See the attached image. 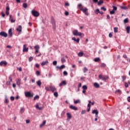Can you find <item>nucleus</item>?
<instances>
[{
	"instance_id": "61",
	"label": "nucleus",
	"mask_w": 130,
	"mask_h": 130,
	"mask_svg": "<svg viewBox=\"0 0 130 130\" xmlns=\"http://www.w3.org/2000/svg\"><path fill=\"white\" fill-rule=\"evenodd\" d=\"M125 87L126 88H127L128 87V84L126 82H125Z\"/></svg>"
},
{
	"instance_id": "11",
	"label": "nucleus",
	"mask_w": 130,
	"mask_h": 130,
	"mask_svg": "<svg viewBox=\"0 0 130 130\" xmlns=\"http://www.w3.org/2000/svg\"><path fill=\"white\" fill-rule=\"evenodd\" d=\"M70 109H72V110H78V108L76 106H74L73 105H71L70 106Z\"/></svg>"
},
{
	"instance_id": "33",
	"label": "nucleus",
	"mask_w": 130,
	"mask_h": 130,
	"mask_svg": "<svg viewBox=\"0 0 130 130\" xmlns=\"http://www.w3.org/2000/svg\"><path fill=\"white\" fill-rule=\"evenodd\" d=\"M82 55H84V53L83 52H80L78 53V56H82Z\"/></svg>"
},
{
	"instance_id": "59",
	"label": "nucleus",
	"mask_w": 130,
	"mask_h": 130,
	"mask_svg": "<svg viewBox=\"0 0 130 130\" xmlns=\"http://www.w3.org/2000/svg\"><path fill=\"white\" fill-rule=\"evenodd\" d=\"M65 6H66V7H69V6H70V3H66V4H65Z\"/></svg>"
},
{
	"instance_id": "16",
	"label": "nucleus",
	"mask_w": 130,
	"mask_h": 130,
	"mask_svg": "<svg viewBox=\"0 0 130 130\" xmlns=\"http://www.w3.org/2000/svg\"><path fill=\"white\" fill-rule=\"evenodd\" d=\"M48 63V60H46L41 63V66H45V65L46 66V65H47Z\"/></svg>"
},
{
	"instance_id": "37",
	"label": "nucleus",
	"mask_w": 130,
	"mask_h": 130,
	"mask_svg": "<svg viewBox=\"0 0 130 130\" xmlns=\"http://www.w3.org/2000/svg\"><path fill=\"white\" fill-rule=\"evenodd\" d=\"M61 61L62 63H63V62H66V59H64L63 57L61 58Z\"/></svg>"
},
{
	"instance_id": "7",
	"label": "nucleus",
	"mask_w": 130,
	"mask_h": 130,
	"mask_svg": "<svg viewBox=\"0 0 130 130\" xmlns=\"http://www.w3.org/2000/svg\"><path fill=\"white\" fill-rule=\"evenodd\" d=\"M49 88H50V91H51L53 93V92H55V91H56V88H55V86H51L49 87Z\"/></svg>"
},
{
	"instance_id": "32",
	"label": "nucleus",
	"mask_w": 130,
	"mask_h": 130,
	"mask_svg": "<svg viewBox=\"0 0 130 130\" xmlns=\"http://www.w3.org/2000/svg\"><path fill=\"white\" fill-rule=\"evenodd\" d=\"M23 8H24V9L27 8V7H28V5L27 4V3H24L23 4Z\"/></svg>"
},
{
	"instance_id": "29",
	"label": "nucleus",
	"mask_w": 130,
	"mask_h": 130,
	"mask_svg": "<svg viewBox=\"0 0 130 130\" xmlns=\"http://www.w3.org/2000/svg\"><path fill=\"white\" fill-rule=\"evenodd\" d=\"M120 8L122 9V10H127V7H126L120 6Z\"/></svg>"
},
{
	"instance_id": "42",
	"label": "nucleus",
	"mask_w": 130,
	"mask_h": 130,
	"mask_svg": "<svg viewBox=\"0 0 130 130\" xmlns=\"http://www.w3.org/2000/svg\"><path fill=\"white\" fill-rule=\"evenodd\" d=\"M54 96H55V97H57L58 96V93L57 92H54Z\"/></svg>"
},
{
	"instance_id": "51",
	"label": "nucleus",
	"mask_w": 130,
	"mask_h": 130,
	"mask_svg": "<svg viewBox=\"0 0 130 130\" xmlns=\"http://www.w3.org/2000/svg\"><path fill=\"white\" fill-rule=\"evenodd\" d=\"M29 61H32L33 60V57H30L28 59Z\"/></svg>"
},
{
	"instance_id": "41",
	"label": "nucleus",
	"mask_w": 130,
	"mask_h": 130,
	"mask_svg": "<svg viewBox=\"0 0 130 130\" xmlns=\"http://www.w3.org/2000/svg\"><path fill=\"white\" fill-rule=\"evenodd\" d=\"M75 104H77V103H80V100H76L74 102Z\"/></svg>"
},
{
	"instance_id": "60",
	"label": "nucleus",
	"mask_w": 130,
	"mask_h": 130,
	"mask_svg": "<svg viewBox=\"0 0 130 130\" xmlns=\"http://www.w3.org/2000/svg\"><path fill=\"white\" fill-rule=\"evenodd\" d=\"M92 2L94 3V4H96V3H98V0H92Z\"/></svg>"
},
{
	"instance_id": "23",
	"label": "nucleus",
	"mask_w": 130,
	"mask_h": 130,
	"mask_svg": "<svg viewBox=\"0 0 130 130\" xmlns=\"http://www.w3.org/2000/svg\"><path fill=\"white\" fill-rule=\"evenodd\" d=\"M94 61H95V62H98V61H100V58L96 57V58H94Z\"/></svg>"
},
{
	"instance_id": "2",
	"label": "nucleus",
	"mask_w": 130,
	"mask_h": 130,
	"mask_svg": "<svg viewBox=\"0 0 130 130\" xmlns=\"http://www.w3.org/2000/svg\"><path fill=\"white\" fill-rule=\"evenodd\" d=\"M31 14L34 17H39V12L38 11H35V10H32L31 11Z\"/></svg>"
},
{
	"instance_id": "22",
	"label": "nucleus",
	"mask_w": 130,
	"mask_h": 130,
	"mask_svg": "<svg viewBox=\"0 0 130 130\" xmlns=\"http://www.w3.org/2000/svg\"><path fill=\"white\" fill-rule=\"evenodd\" d=\"M93 86L95 87V88H99V87H100V85H99V84H98V83H94L93 84Z\"/></svg>"
},
{
	"instance_id": "38",
	"label": "nucleus",
	"mask_w": 130,
	"mask_h": 130,
	"mask_svg": "<svg viewBox=\"0 0 130 130\" xmlns=\"http://www.w3.org/2000/svg\"><path fill=\"white\" fill-rule=\"evenodd\" d=\"M117 7L114 6H113V11H117Z\"/></svg>"
},
{
	"instance_id": "19",
	"label": "nucleus",
	"mask_w": 130,
	"mask_h": 130,
	"mask_svg": "<svg viewBox=\"0 0 130 130\" xmlns=\"http://www.w3.org/2000/svg\"><path fill=\"white\" fill-rule=\"evenodd\" d=\"M37 84L38 86H39V87H41V85L42 84V83L41 82V80H38L37 82Z\"/></svg>"
},
{
	"instance_id": "5",
	"label": "nucleus",
	"mask_w": 130,
	"mask_h": 130,
	"mask_svg": "<svg viewBox=\"0 0 130 130\" xmlns=\"http://www.w3.org/2000/svg\"><path fill=\"white\" fill-rule=\"evenodd\" d=\"M0 36H3V37H8V34L5 31H1L0 32Z\"/></svg>"
},
{
	"instance_id": "46",
	"label": "nucleus",
	"mask_w": 130,
	"mask_h": 130,
	"mask_svg": "<svg viewBox=\"0 0 130 130\" xmlns=\"http://www.w3.org/2000/svg\"><path fill=\"white\" fill-rule=\"evenodd\" d=\"M100 12V11L99 10V9H96L95 11V14H98Z\"/></svg>"
},
{
	"instance_id": "36",
	"label": "nucleus",
	"mask_w": 130,
	"mask_h": 130,
	"mask_svg": "<svg viewBox=\"0 0 130 130\" xmlns=\"http://www.w3.org/2000/svg\"><path fill=\"white\" fill-rule=\"evenodd\" d=\"M25 111V109L22 108L20 109V113H23Z\"/></svg>"
},
{
	"instance_id": "8",
	"label": "nucleus",
	"mask_w": 130,
	"mask_h": 130,
	"mask_svg": "<svg viewBox=\"0 0 130 130\" xmlns=\"http://www.w3.org/2000/svg\"><path fill=\"white\" fill-rule=\"evenodd\" d=\"M28 49H29V48H27V45H23V52H28Z\"/></svg>"
},
{
	"instance_id": "27",
	"label": "nucleus",
	"mask_w": 130,
	"mask_h": 130,
	"mask_svg": "<svg viewBox=\"0 0 130 130\" xmlns=\"http://www.w3.org/2000/svg\"><path fill=\"white\" fill-rule=\"evenodd\" d=\"M67 115V117L69 118V119H71L72 118V115H71V114L68 113Z\"/></svg>"
},
{
	"instance_id": "49",
	"label": "nucleus",
	"mask_w": 130,
	"mask_h": 130,
	"mask_svg": "<svg viewBox=\"0 0 130 130\" xmlns=\"http://www.w3.org/2000/svg\"><path fill=\"white\" fill-rule=\"evenodd\" d=\"M57 63V61H53V66H56Z\"/></svg>"
},
{
	"instance_id": "14",
	"label": "nucleus",
	"mask_w": 130,
	"mask_h": 130,
	"mask_svg": "<svg viewBox=\"0 0 130 130\" xmlns=\"http://www.w3.org/2000/svg\"><path fill=\"white\" fill-rule=\"evenodd\" d=\"M65 68H66V66H64V65H61L60 67H59V66L56 67V68L58 69L59 70H62L63 69H65Z\"/></svg>"
},
{
	"instance_id": "34",
	"label": "nucleus",
	"mask_w": 130,
	"mask_h": 130,
	"mask_svg": "<svg viewBox=\"0 0 130 130\" xmlns=\"http://www.w3.org/2000/svg\"><path fill=\"white\" fill-rule=\"evenodd\" d=\"M82 89L83 90H87V89H88V87H87L86 85H83L82 86Z\"/></svg>"
},
{
	"instance_id": "52",
	"label": "nucleus",
	"mask_w": 130,
	"mask_h": 130,
	"mask_svg": "<svg viewBox=\"0 0 130 130\" xmlns=\"http://www.w3.org/2000/svg\"><path fill=\"white\" fill-rule=\"evenodd\" d=\"M10 100H11V101H14V100H15V98H14V96H11Z\"/></svg>"
},
{
	"instance_id": "24",
	"label": "nucleus",
	"mask_w": 130,
	"mask_h": 130,
	"mask_svg": "<svg viewBox=\"0 0 130 130\" xmlns=\"http://www.w3.org/2000/svg\"><path fill=\"white\" fill-rule=\"evenodd\" d=\"M17 85H18V86H20V85H21V79H18V81H17Z\"/></svg>"
},
{
	"instance_id": "58",
	"label": "nucleus",
	"mask_w": 130,
	"mask_h": 130,
	"mask_svg": "<svg viewBox=\"0 0 130 130\" xmlns=\"http://www.w3.org/2000/svg\"><path fill=\"white\" fill-rule=\"evenodd\" d=\"M10 11V7L9 6H7L6 7V11Z\"/></svg>"
},
{
	"instance_id": "3",
	"label": "nucleus",
	"mask_w": 130,
	"mask_h": 130,
	"mask_svg": "<svg viewBox=\"0 0 130 130\" xmlns=\"http://www.w3.org/2000/svg\"><path fill=\"white\" fill-rule=\"evenodd\" d=\"M24 94L25 97H33V94L31 93L30 92H26Z\"/></svg>"
},
{
	"instance_id": "17",
	"label": "nucleus",
	"mask_w": 130,
	"mask_h": 130,
	"mask_svg": "<svg viewBox=\"0 0 130 130\" xmlns=\"http://www.w3.org/2000/svg\"><path fill=\"white\" fill-rule=\"evenodd\" d=\"M78 30L76 29L73 32V34L74 35V36H78Z\"/></svg>"
},
{
	"instance_id": "57",
	"label": "nucleus",
	"mask_w": 130,
	"mask_h": 130,
	"mask_svg": "<svg viewBox=\"0 0 130 130\" xmlns=\"http://www.w3.org/2000/svg\"><path fill=\"white\" fill-rule=\"evenodd\" d=\"M122 80L123 81H125V79H126V77L125 76H122Z\"/></svg>"
},
{
	"instance_id": "31",
	"label": "nucleus",
	"mask_w": 130,
	"mask_h": 130,
	"mask_svg": "<svg viewBox=\"0 0 130 130\" xmlns=\"http://www.w3.org/2000/svg\"><path fill=\"white\" fill-rule=\"evenodd\" d=\"M82 35L84 36V34L82 32H78L77 34V36H80V37H82Z\"/></svg>"
},
{
	"instance_id": "44",
	"label": "nucleus",
	"mask_w": 130,
	"mask_h": 130,
	"mask_svg": "<svg viewBox=\"0 0 130 130\" xmlns=\"http://www.w3.org/2000/svg\"><path fill=\"white\" fill-rule=\"evenodd\" d=\"M36 99H39V95H36L34 99V100H36Z\"/></svg>"
},
{
	"instance_id": "47",
	"label": "nucleus",
	"mask_w": 130,
	"mask_h": 130,
	"mask_svg": "<svg viewBox=\"0 0 130 130\" xmlns=\"http://www.w3.org/2000/svg\"><path fill=\"white\" fill-rule=\"evenodd\" d=\"M5 103H6V104H8V103H9V100L7 98H6Z\"/></svg>"
},
{
	"instance_id": "10",
	"label": "nucleus",
	"mask_w": 130,
	"mask_h": 130,
	"mask_svg": "<svg viewBox=\"0 0 130 130\" xmlns=\"http://www.w3.org/2000/svg\"><path fill=\"white\" fill-rule=\"evenodd\" d=\"M36 108L37 109H39V110H42V109H43V107H39V104H38V103H37L36 105Z\"/></svg>"
},
{
	"instance_id": "48",
	"label": "nucleus",
	"mask_w": 130,
	"mask_h": 130,
	"mask_svg": "<svg viewBox=\"0 0 130 130\" xmlns=\"http://www.w3.org/2000/svg\"><path fill=\"white\" fill-rule=\"evenodd\" d=\"M101 10H103V11H104L105 12L106 11V8L105 7H103L101 8Z\"/></svg>"
},
{
	"instance_id": "28",
	"label": "nucleus",
	"mask_w": 130,
	"mask_h": 130,
	"mask_svg": "<svg viewBox=\"0 0 130 130\" xmlns=\"http://www.w3.org/2000/svg\"><path fill=\"white\" fill-rule=\"evenodd\" d=\"M45 123H46V121H44L42 123V124H41L40 125V127H42L43 126V125H45Z\"/></svg>"
},
{
	"instance_id": "4",
	"label": "nucleus",
	"mask_w": 130,
	"mask_h": 130,
	"mask_svg": "<svg viewBox=\"0 0 130 130\" xmlns=\"http://www.w3.org/2000/svg\"><path fill=\"white\" fill-rule=\"evenodd\" d=\"M92 114H95V117H98V114H99V112L97 110H93L92 111Z\"/></svg>"
},
{
	"instance_id": "45",
	"label": "nucleus",
	"mask_w": 130,
	"mask_h": 130,
	"mask_svg": "<svg viewBox=\"0 0 130 130\" xmlns=\"http://www.w3.org/2000/svg\"><path fill=\"white\" fill-rule=\"evenodd\" d=\"M63 74V76H68V72L67 71H64Z\"/></svg>"
},
{
	"instance_id": "53",
	"label": "nucleus",
	"mask_w": 130,
	"mask_h": 130,
	"mask_svg": "<svg viewBox=\"0 0 130 130\" xmlns=\"http://www.w3.org/2000/svg\"><path fill=\"white\" fill-rule=\"evenodd\" d=\"M45 90H46V91H50V88L49 87H45Z\"/></svg>"
},
{
	"instance_id": "6",
	"label": "nucleus",
	"mask_w": 130,
	"mask_h": 130,
	"mask_svg": "<svg viewBox=\"0 0 130 130\" xmlns=\"http://www.w3.org/2000/svg\"><path fill=\"white\" fill-rule=\"evenodd\" d=\"M66 85H67V81L63 80L59 84V87H62V86H66Z\"/></svg>"
},
{
	"instance_id": "54",
	"label": "nucleus",
	"mask_w": 130,
	"mask_h": 130,
	"mask_svg": "<svg viewBox=\"0 0 130 130\" xmlns=\"http://www.w3.org/2000/svg\"><path fill=\"white\" fill-rule=\"evenodd\" d=\"M88 71V69L87 68L85 67L84 68V73H86V72Z\"/></svg>"
},
{
	"instance_id": "9",
	"label": "nucleus",
	"mask_w": 130,
	"mask_h": 130,
	"mask_svg": "<svg viewBox=\"0 0 130 130\" xmlns=\"http://www.w3.org/2000/svg\"><path fill=\"white\" fill-rule=\"evenodd\" d=\"M80 11H82V12H83L84 13H86V12H87V11H88V9L87 8H83V7H81L80 8Z\"/></svg>"
},
{
	"instance_id": "15",
	"label": "nucleus",
	"mask_w": 130,
	"mask_h": 130,
	"mask_svg": "<svg viewBox=\"0 0 130 130\" xmlns=\"http://www.w3.org/2000/svg\"><path fill=\"white\" fill-rule=\"evenodd\" d=\"M9 36L10 37H12V36H13V32H12V28H10L9 30Z\"/></svg>"
},
{
	"instance_id": "50",
	"label": "nucleus",
	"mask_w": 130,
	"mask_h": 130,
	"mask_svg": "<svg viewBox=\"0 0 130 130\" xmlns=\"http://www.w3.org/2000/svg\"><path fill=\"white\" fill-rule=\"evenodd\" d=\"M11 22V23H15V22H16L15 20H14L13 18H12L11 19H10Z\"/></svg>"
},
{
	"instance_id": "12",
	"label": "nucleus",
	"mask_w": 130,
	"mask_h": 130,
	"mask_svg": "<svg viewBox=\"0 0 130 130\" xmlns=\"http://www.w3.org/2000/svg\"><path fill=\"white\" fill-rule=\"evenodd\" d=\"M7 64H8V62H7V61H2L1 62H0V66H7Z\"/></svg>"
},
{
	"instance_id": "39",
	"label": "nucleus",
	"mask_w": 130,
	"mask_h": 130,
	"mask_svg": "<svg viewBox=\"0 0 130 130\" xmlns=\"http://www.w3.org/2000/svg\"><path fill=\"white\" fill-rule=\"evenodd\" d=\"M117 92L119 93L120 94H121V91H120V89H118V90L115 91V93H116Z\"/></svg>"
},
{
	"instance_id": "13",
	"label": "nucleus",
	"mask_w": 130,
	"mask_h": 130,
	"mask_svg": "<svg viewBox=\"0 0 130 130\" xmlns=\"http://www.w3.org/2000/svg\"><path fill=\"white\" fill-rule=\"evenodd\" d=\"M17 31L18 32H19V33H21L22 32V26L19 25L18 27L16 29Z\"/></svg>"
},
{
	"instance_id": "56",
	"label": "nucleus",
	"mask_w": 130,
	"mask_h": 130,
	"mask_svg": "<svg viewBox=\"0 0 130 130\" xmlns=\"http://www.w3.org/2000/svg\"><path fill=\"white\" fill-rule=\"evenodd\" d=\"M36 74H37V76H39L40 75V72L37 71L36 72Z\"/></svg>"
},
{
	"instance_id": "1",
	"label": "nucleus",
	"mask_w": 130,
	"mask_h": 130,
	"mask_svg": "<svg viewBox=\"0 0 130 130\" xmlns=\"http://www.w3.org/2000/svg\"><path fill=\"white\" fill-rule=\"evenodd\" d=\"M99 78L100 80H102V81H106V80L109 79V77L108 76L100 74L99 75Z\"/></svg>"
},
{
	"instance_id": "55",
	"label": "nucleus",
	"mask_w": 130,
	"mask_h": 130,
	"mask_svg": "<svg viewBox=\"0 0 130 130\" xmlns=\"http://www.w3.org/2000/svg\"><path fill=\"white\" fill-rule=\"evenodd\" d=\"M86 113V110H82L81 111V114H85Z\"/></svg>"
},
{
	"instance_id": "35",
	"label": "nucleus",
	"mask_w": 130,
	"mask_h": 130,
	"mask_svg": "<svg viewBox=\"0 0 130 130\" xmlns=\"http://www.w3.org/2000/svg\"><path fill=\"white\" fill-rule=\"evenodd\" d=\"M124 24H126V23H128V18H126L124 20Z\"/></svg>"
},
{
	"instance_id": "25",
	"label": "nucleus",
	"mask_w": 130,
	"mask_h": 130,
	"mask_svg": "<svg viewBox=\"0 0 130 130\" xmlns=\"http://www.w3.org/2000/svg\"><path fill=\"white\" fill-rule=\"evenodd\" d=\"M114 32L115 33H117L118 32V27H114Z\"/></svg>"
},
{
	"instance_id": "26",
	"label": "nucleus",
	"mask_w": 130,
	"mask_h": 130,
	"mask_svg": "<svg viewBox=\"0 0 130 130\" xmlns=\"http://www.w3.org/2000/svg\"><path fill=\"white\" fill-rule=\"evenodd\" d=\"M127 33L129 34L130 31V26H127L126 28Z\"/></svg>"
},
{
	"instance_id": "40",
	"label": "nucleus",
	"mask_w": 130,
	"mask_h": 130,
	"mask_svg": "<svg viewBox=\"0 0 130 130\" xmlns=\"http://www.w3.org/2000/svg\"><path fill=\"white\" fill-rule=\"evenodd\" d=\"M101 67L102 68H105V67H106V64H105V63H102L101 64Z\"/></svg>"
},
{
	"instance_id": "63",
	"label": "nucleus",
	"mask_w": 130,
	"mask_h": 130,
	"mask_svg": "<svg viewBox=\"0 0 130 130\" xmlns=\"http://www.w3.org/2000/svg\"><path fill=\"white\" fill-rule=\"evenodd\" d=\"M2 17H5V16H6V14H5V13H4V12H2Z\"/></svg>"
},
{
	"instance_id": "18",
	"label": "nucleus",
	"mask_w": 130,
	"mask_h": 130,
	"mask_svg": "<svg viewBox=\"0 0 130 130\" xmlns=\"http://www.w3.org/2000/svg\"><path fill=\"white\" fill-rule=\"evenodd\" d=\"M72 40H74V41H76L77 43H79V42H80V39L79 38L76 39V38L73 37L72 38Z\"/></svg>"
},
{
	"instance_id": "20",
	"label": "nucleus",
	"mask_w": 130,
	"mask_h": 130,
	"mask_svg": "<svg viewBox=\"0 0 130 130\" xmlns=\"http://www.w3.org/2000/svg\"><path fill=\"white\" fill-rule=\"evenodd\" d=\"M104 2L102 0H100L99 2H98V5L99 6H101L102 4H103Z\"/></svg>"
},
{
	"instance_id": "30",
	"label": "nucleus",
	"mask_w": 130,
	"mask_h": 130,
	"mask_svg": "<svg viewBox=\"0 0 130 130\" xmlns=\"http://www.w3.org/2000/svg\"><path fill=\"white\" fill-rule=\"evenodd\" d=\"M110 15H114V14H115V11L113 10H112V11H111L110 12Z\"/></svg>"
},
{
	"instance_id": "21",
	"label": "nucleus",
	"mask_w": 130,
	"mask_h": 130,
	"mask_svg": "<svg viewBox=\"0 0 130 130\" xmlns=\"http://www.w3.org/2000/svg\"><path fill=\"white\" fill-rule=\"evenodd\" d=\"M52 26H53V29H55V21L54 20H53L52 22Z\"/></svg>"
},
{
	"instance_id": "43",
	"label": "nucleus",
	"mask_w": 130,
	"mask_h": 130,
	"mask_svg": "<svg viewBox=\"0 0 130 130\" xmlns=\"http://www.w3.org/2000/svg\"><path fill=\"white\" fill-rule=\"evenodd\" d=\"M35 49H39V48H40V47H39V45H36L35 46Z\"/></svg>"
},
{
	"instance_id": "64",
	"label": "nucleus",
	"mask_w": 130,
	"mask_h": 130,
	"mask_svg": "<svg viewBox=\"0 0 130 130\" xmlns=\"http://www.w3.org/2000/svg\"><path fill=\"white\" fill-rule=\"evenodd\" d=\"M109 37L110 38H111V37H112V34L111 32L109 34Z\"/></svg>"
},
{
	"instance_id": "62",
	"label": "nucleus",
	"mask_w": 130,
	"mask_h": 130,
	"mask_svg": "<svg viewBox=\"0 0 130 130\" xmlns=\"http://www.w3.org/2000/svg\"><path fill=\"white\" fill-rule=\"evenodd\" d=\"M65 15L66 16H69V12L65 11Z\"/></svg>"
}]
</instances>
